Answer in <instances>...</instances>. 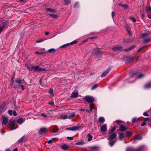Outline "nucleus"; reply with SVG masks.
<instances>
[{
    "instance_id": "nucleus-1",
    "label": "nucleus",
    "mask_w": 151,
    "mask_h": 151,
    "mask_svg": "<svg viewBox=\"0 0 151 151\" xmlns=\"http://www.w3.org/2000/svg\"><path fill=\"white\" fill-rule=\"evenodd\" d=\"M16 82L18 85L17 87L19 88L21 87L24 90L25 88L24 86V81L23 80H16Z\"/></svg>"
},
{
    "instance_id": "nucleus-2",
    "label": "nucleus",
    "mask_w": 151,
    "mask_h": 151,
    "mask_svg": "<svg viewBox=\"0 0 151 151\" xmlns=\"http://www.w3.org/2000/svg\"><path fill=\"white\" fill-rule=\"evenodd\" d=\"M143 148V146H141L136 150L132 147H129L127 148L126 151H142Z\"/></svg>"
},
{
    "instance_id": "nucleus-3",
    "label": "nucleus",
    "mask_w": 151,
    "mask_h": 151,
    "mask_svg": "<svg viewBox=\"0 0 151 151\" xmlns=\"http://www.w3.org/2000/svg\"><path fill=\"white\" fill-rule=\"evenodd\" d=\"M113 51L119 52L123 50V47L121 46H116L112 48Z\"/></svg>"
},
{
    "instance_id": "nucleus-4",
    "label": "nucleus",
    "mask_w": 151,
    "mask_h": 151,
    "mask_svg": "<svg viewBox=\"0 0 151 151\" xmlns=\"http://www.w3.org/2000/svg\"><path fill=\"white\" fill-rule=\"evenodd\" d=\"M15 121H10L9 124L10 127V129H9V131H12V130H14L15 129Z\"/></svg>"
},
{
    "instance_id": "nucleus-5",
    "label": "nucleus",
    "mask_w": 151,
    "mask_h": 151,
    "mask_svg": "<svg viewBox=\"0 0 151 151\" xmlns=\"http://www.w3.org/2000/svg\"><path fill=\"white\" fill-rule=\"evenodd\" d=\"M144 76V75L142 74H140L138 75L137 73H134L132 76H131L130 77V79H131L133 77L136 79L137 78H142Z\"/></svg>"
},
{
    "instance_id": "nucleus-6",
    "label": "nucleus",
    "mask_w": 151,
    "mask_h": 151,
    "mask_svg": "<svg viewBox=\"0 0 151 151\" xmlns=\"http://www.w3.org/2000/svg\"><path fill=\"white\" fill-rule=\"evenodd\" d=\"M26 66L27 68L31 71L33 72L35 71V66L33 65H26Z\"/></svg>"
},
{
    "instance_id": "nucleus-7",
    "label": "nucleus",
    "mask_w": 151,
    "mask_h": 151,
    "mask_svg": "<svg viewBox=\"0 0 151 151\" xmlns=\"http://www.w3.org/2000/svg\"><path fill=\"white\" fill-rule=\"evenodd\" d=\"M85 100L88 103H92L94 101V99L93 97L89 96H86L85 98Z\"/></svg>"
},
{
    "instance_id": "nucleus-8",
    "label": "nucleus",
    "mask_w": 151,
    "mask_h": 151,
    "mask_svg": "<svg viewBox=\"0 0 151 151\" xmlns=\"http://www.w3.org/2000/svg\"><path fill=\"white\" fill-rule=\"evenodd\" d=\"M117 135V133L116 132L114 133L111 134L109 136V137L107 138V139L111 141L112 140L114 139L116 137Z\"/></svg>"
},
{
    "instance_id": "nucleus-9",
    "label": "nucleus",
    "mask_w": 151,
    "mask_h": 151,
    "mask_svg": "<svg viewBox=\"0 0 151 151\" xmlns=\"http://www.w3.org/2000/svg\"><path fill=\"white\" fill-rule=\"evenodd\" d=\"M80 127L79 126H75L73 127L67 128L65 129V130H70L71 131H76Z\"/></svg>"
},
{
    "instance_id": "nucleus-10",
    "label": "nucleus",
    "mask_w": 151,
    "mask_h": 151,
    "mask_svg": "<svg viewBox=\"0 0 151 151\" xmlns=\"http://www.w3.org/2000/svg\"><path fill=\"white\" fill-rule=\"evenodd\" d=\"M78 96V92L77 90H75L73 92L71 95V97L73 98H77Z\"/></svg>"
},
{
    "instance_id": "nucleus-11",
    "label": "nucleus",
    "mask_w": 151,
    "mask_h": 151,
    "mask_svg": "<svg viewBox=\"0 0 151 151\" xmlns=\"http://www.w3.org/2000/svg\"><path fill=\"white\" fill-rule=\"evenodd\" d=\"M111 68L110 67L108 68L106 70L104 71L101 74V77H104L105 76L110 70Z\"/></svg>"
},
{
    "instance_id": "nucleus-12",
    "label": "nucleus",
    "mask_w": 151,
    "mask_h": 151,
    "mask_svg": "<svg viewBox=\"0 0 151 151\" xmlns=\"http://www.w3.org/2000/svg\"><path fill=\"white\" fill-rule=\"evenodd\" d=\"M45 71V68H41L39 65L35 66V71L41 72Z\"/></svg>"
},
{
    "instance_id": "nucleus-13",
    "label": "nucleus",
    "mask_w": 151,
    "mask_h": 151,
    "mask_svg": "<svg viewBox=\"0 0 151 151\" xmlns=\"http://www.w3.org/2000/svg\"><path fill=\"white\" fill-rule=\"evenodd\" d=\"M94 51L95 52V54L97 55H101L102 53L101 52L100 50L98 48L94 49Z\"/></svg>"
},
{
    "instance_id": "nucleus-14",
    "label": "nucleus",
    "mask_w": 151,
    "mask_h": 151,
    "mask_svg": "<svg viewBox=\"0 0 151 151\" xmlns=\"http://www.w3.org/2000/svg\"><path fill=\"white\" fill-rule=\"evenodd\" d=\"M47 131V128H41L39 131V133L40 134L44 133Z\"/></svg>"
},
{
    "instance_id": "nucleus-15",
    "label": "nucleus",
    "mask_w": 151,
    "mask_h": 151,
    "mask_svg": "<svg viewBox=\"0 0 151 151\" xmlns=\"http://www.w3.org/2000/svg\"><path fill=\"white\" fill-rule=\"evenodd\" d=\"M107 129L106 124H104L101 127V130L102 132H104L106 131Z\"/></svg>"
},
{
    "instance_id": "nucleus-16",
    "label": "nucleus",
    "mask_w": 151,
    "mask_h": 151,
    "mask_svg": "<svg viewBox=\"0 0 151 151\" xmlns=\"http://www.w3.org/2000/svg\"><path fill=\"white\" fill-rule=\"evenodd\" d=\"M119 129L121 132H124L127 129V128L123 124H121L119 126Z\"/></svg>"
},
{
    "instance_id": "nucleus-17",
    "label": "nucleus",
    "mask_w": 151,
    "mask_h": 151,
    "mask_svg": "<svg viewBox=\"0 0 151 151\" xmlns=\"http://www.w3.org/2000/svg\"><path fill=\"white\" fill-rule=\"evenodd\" d=\"M8 119L6 117H3V124L5 125L8 122Z\"/></svg>"
},
{
    "instance_id": "nucleus-18",
    "label": "nucleus",
    "mask_w": 151,
    "mask_h": 151,
    "mask_svg": "<svg viewBox=\"0 0 151 151\" xmlns=\"http://www.w3.org/2000/svg\"><path fill=\"white\" fill-rule=\"evenodd\" d=\"M69 147L68 145L66 144L63 145L61 146L62 149L64 150H67L68 148Z\"/></svg>"
},
{
    "instance_id": "nucleus-19",
    "label": "nucleus",
    "mask_w": 151,
    "mask_h": 151,
    "mask_svg": "<svg viewBox=\"0 0 151 151\" xmlns=\"http://www.w3.org/2000/svg\"><path fill=\"white\" fill-rule=\"evenodd\" d=\"M46 10L49 12H52V13H56V11L54 9L50 8H47L46 9Z\"/></svg>"
},
{
    "instance_id": "nucleus-20",
    "label": "nucleus",
    "mask_w": 151,
    "mask_h": 151,
    "mask_svg": "<svg viewBox=\"0 0 151 151\" xmlns=\"http://www.w3.org/2000/svg\"><path fill=\"white\" fill-rule=\"evenodd\" d=\"M24 121L22 118H20L17 120V122L20 124H21L24 122Z\"/></svg>"
},
{
    "instance_id": "nucleus-21",
    "label": "nucleus",
    "mask_w": 151,
    "mask_h": 151,
    "mask_svg": "<svg viewBox=\"0 0 151 151\" xmlns=\"http://www.w3.org/2000/svg\"><path fill=\"white\" fill-rule=\"evenodd\" d=\"M145 88H151V82L149 83L146 84L144 86Z\"/></svg>"
},
{
    "instance_id": "nucleus-22",
    "label": "nucleus",
    "mask_w": 151,
    "mask_h": 151,
    "mask_svg": "<svg viewBox=\"0 0 151 151\" xmlns=\"http://www.w3.org/2000/svg\"><path fill=\"white\" fill-rule=\"evenodd\" d=\"M119 138L120 139H123L125 137L124 134L123 133H120L119 134Z\"/></svg>"
},
{
    "instance_id": "nucleus-23",
    "label": "nucleus",
    "mask_w": 151,
    "mask_h": 151,
    "mask_svg": "<svg viewBox=\"0 0 151 151\" xmlns=\"http://www.w3.org/2000/svg\"><path fill=\"white\" fill-rule=\"evenodd\" d=\"M132 132H127L126 134V137H129L132 134Z\"/></svg>"
},
{
    "instance_id": "nucleus-24",
    "label": "nucleus",
    "mask_w": 151,
    "mask_h": 151,
    "mask_svg": "<svg viewBox=\"0 0 151 151\" xmlns=\"http://www.w3.org/2000/svg\"><path fill=\"white\" fill-rule=\"evenodd\" d=\"M116 128V127H113L111 129L109 130V134L113 133V132L115 130Z\"/></svg>"
},
{
    "instance_id": "nucleus-25",
    "label": "nucleus",
    "mask_w": 151,
    "mask_h": 151,
    "mask_svg": "<svg viewBox=\"0 0 151 151\" xmlns=\"http://www.w3.org/2000/svg\"><path fill=\"white\" fill-rule=\"evenodd\" d=\"M116 140H115L112 141H110L109 142V144L111 147H112L113 146L114 144L116 142Z\"/></svg>"
},
{
    "instance_id": "nucleus-26",
    "label": "nucleus",
    "mask_w": 151,
    "mask_h": 151,
    "mask_svg": "<svg viewBox=\"0 0 151 151\" xmlns=\"http://www.w3.org/2000/svg\"><path fill=\"white\" fill-rule=\"evenodd\" d=\"M99 121L101 123H103L105 121V119L103 117H100L99 119Z\"/></svg>"
},
{
    "instance_id": "nucleus-27",
    "label": "nucleus",
    "mask_w": 151,
    "mask_h": 151,
    "mask_svg": "<svg viewBox=\"0 0 151 151\" xmlns=\"http://www.w3.org/2000/svg\"><path fill=\"white\" fill-rule=\"evenodd\" d=\"M54 130L51 131V132L53 133H55L58 130V129L57 126H55L54 128Z\"/></svg>"
},
{
    "instance_id": "nucleus-28",
    "label": "nucleus",
    "mask_w": 151,
    "mask_h": 151,
    "mask_svg": "<svg viewBox=\"0 0 151 151\" xmlns=\"http://www.w3.org/2000/svg\"><path fill=\"white\" fill-rule=\"evenodd\" d=\"M87 137H88V141H90L92 140V136L90 134H88L87 136Z\"/></svg>"
},
{
    "instance_id": "nucleus-29",
    "label": "nucleus",
    "mask_w": 151,
    "mask_h": 151,
    "mask_svg": "<svg viewBox=\"0 0 151 151\" xmlns=\"http://www.w3.org/2000/svg\"><path fill=\"white\" fill-rule=\"evenodd\" d=\"M69 45V43H67V44H65L64 45H63L61 46H60V48H65L67 47H68Z\"/></svg>"
},
{
    "instance_id": "nucleus-30",
    "label": "nucleus",
    "mask_w": 151,
    "mask_h": 151,
    "mask_svg": "<svg viewBox=\"0 0 151 151\" xmlns=\"http://www.w3.org/2000/svg\"><path fill=\"white\" fill-rule=\"evenodd\" d=\"M49 93L52 96H54L53 90L52 89H50L49 91Z\"/></svg>"
},
{
    "instance_id": "nucleus-31",
    "label": "nucleus",
    "mask_w": 151,
    "mask_h": 151,
    "mask_svg": "<svg viewBox=\"0 0 151 151\" xmlns=\"http://www.w3.org/2000/svg\"><path fill=\"white\" fill-rule=\"evenodd\" d=\"M149 120L148 118H146L145 120H144V122L141 124V126H144L146 124V121H148Z\"/></svg>"
},
{
    "instance_id": "nucleus-32",
    "label": "nucleus",
    "mask_w": 151,
    "mask_h": 151,
    "mask_svg": "<svg viewBox=\"0 0 151 151\" xmlns=\"http://www.w3.org/2000/svg\"><path fill=\"white\" fill-rule=\"evenodd\" d=\"M119 4L120 6H122L124 9H127L128 8L127 6L126 5H125V4H121V3H119Z\"/></svg>"
},
{
    "instance_id": "nucleus-33",
    "label": "nucleus",
    "mask_w": 151,
    "mask_h": 151,
    "mask_svg": "<svg viewBox=\"0 0 151 151\" xmlns=\"http://www.w3.org/2000/svg\"><path fill=\"white\" fill-rule=\"evenodd\" d=\"M56 50L54 48H51L49 49L48 52L50 53L54 52L56 51Z\"/></svg>"
},
{
    "instance_id": "nucleus-34",
    "label": "nucleus",
    "mask_w": 151,
    "mask_h": 151,
    "mask_svg": "<svg viewBox=\"0 0 151 151\" xmlns=\"http://www.w3.org/2000/svg\"><path fill=\"white\" fill-rule=\"evenodd\" d=\"M149 34V32L143 33L142 35V37L143 38L145 37L148 36Z\"/></svg>"
},
{
    "instance_id": "nucleus-35",
    "label": "nucleus",
    "mask_w": 151,
    "mask_h": 151,
    "mask_svg": "<svg viewBox=\"0 0 151 151\" xmlns=\"http://www.w3.org/2000/svg\"><path fill=\"white\" fill-rule=\"evenodd\" d=\"M75 114L74 113L72 114H70L69 115V116H68V119H70L71 118H73L75 116Z\"/></svg>"
},
{
    "instance_id": "nucleus-36",
    "label": "nucleus",
    "mask_w": 151,
    "mask_h": 151,
    "mask_svg": "<svg viewBox=\"0 0 151 151\" xmlns=\"http://www.w3.org/2000/svg\"><path fill=\"white\" fill-rule=\"evenodd\" d=\"M135 139L138 140L141 139H142V136L141 135H137Z\"/></svg>"
},
{
    "instance_id": "nucleus-37",
    "label": "nucleus",
    "mask_w": 151,
    "mask_h": 151,
    "mask_svg": "<svg viewBox=\"0 0 151 151\" xmlns=\"http://www.w3.org/2000/svg\"><path fill=\"white\" fill-rule=\"evenodd\" d=\"M24 137H25L24 136H22L21 138H20V139H18V142H21L24 139Z\"/></svg>"
},
{
    "instance_id": "nucleus-38",
    "label": "nucleus",
    "mask_w": 151,
    "mask_h": 151,
    "mask_svg": "<svg viewBox=\"0 0 151 151\" xmlns=\"http://www.w3.org/2000/svg\"><path fill=\"white\" fill-rule=\"evenodd\" d=\"M64 2L66 5H68L70 3V0H64Z\"/></svg>"
},
{
    "instance_id": "nucleus-39",
    "label": "nucleus",
    "mask_w": 151,
    "mask_h": 151,
    "mask_svg": "<svg viewBox=\"0 0 151 151\" xmlns=\"http://www.w3.org/2000/svg\"><path fill=\"white\" fill-rule=\"evenodd\" d=\"M150 40V39L147 38L145 39L144 41V42L145 43H147L149 42Z\"/></svg>"
},
{
    "instance_id": "nucleus-40",
    "label": "nucleus",
    "mask_w": 151,
    "mask_h": 151,
    "mask_svg": "<svg viewBox=\"0 0 151 151\" xmlns=\"http://www.w3.org/2000/svg\"><path fill=\"white\" fill-rule=\"evenodd\" d=\"M126 29V30H127V32L128 33V34L129 35H131V32L130 30L128 27H127Z\"/></svg>"
},
{
    "instance_id": "nucleus-41",
    "label": "nucleus",
    "mask_w": 151,
    "mask_h": 151,
    "mask_svg": "<svg viewBox=\"0 0 151 151\" xmlns=\"http://www.w3.org/2000/svg\"><path fill=\"white\" fill-rule=\"evenodd\" d=\"M146 11L151 12V8L150 7H148L146 8Z\"/></svg>"
},
{
    "instance_id": "nucleus-42",
    "label": "nucleus",
    "mask_w": 151,
    "mask_h": 151,
    "mask_svg": "<svg viewBox=\"0 0 151 151\" xmlns=\"http://www.w3.org/2000/svg\"><path fill=\"white\" fill-rule=\"evenodd\" d=\"M49 15L50 16H51L54 18H56L58 17V16L57 15H56V14H50Z\"/></svg>"
},
{
    "instance_id": "nucleus-43",
    "label": "nucleus",
    "mask_w": 151,
    "mask_h": 151,
    "mask_svg": "<svg viewBox=\"0 0 151 151\" xmlns=\"http://www.w3.org/2000/svg\"><path fill=\"white\" fill-rule=\"evenodd\" d=\"M93 104H91L89 106L90 111H91L93 109Z\"/></svg>"
},
{
    "instance_id": "nucleus-44",
    "label": "nucleus",
    "mask_w": 151,
    "mask_h": 151,
    "mask_svg": "<svg viewBox=\"0 0 151 151\" xmlns=\"http://www.w3.org/2000/svg\"><path fill=\"white\" fill-rule=\"evenodd\" d=\"M77 42H78L76 40H74V41L72 42L69 43V45H72L74 44L77 43Z\"/></svg>"
},
{
    "instance_id": "nucleus-45",
    "label": "nucleus",
    "mask_w": 151,
    "mask_h": 151,
    "mask_svg": "<svg viewBox=\"0 0 151 151\" xmlns=\"http://www.w3.org/2000/svg\"><path fill=\"white\" fill-rule=\"evenodd\" d=\"M135 47V46L134 45H132V46H131V47H130L129 48V49L128 50H127L126 51H127L129 50H132Z\"/></svg>"
},
{
    "instance_id": "nucleus-46",
    "label": "nucleus",
    "mask_w": 151,
    "mask_h": 151,
    "mask_svg": "<svg viewBox=\"0 0 151 151\" xmlns=\"http://www.w3.org/2000/svg\"><path fill=\"white\" fill-rule=\"evenodd\" d=\"M4 107L2 106H0V112H1L4 110Z\"/></svg>"
},
{
    "instance_id": "nucleus-47",
    "label": "nucleus",
    "mask_w": 151,
    "mask_h": 151,
    "mask_svg": "<svg viewBox=\"0 0 151 151\" xmlns=\"http://www.w3.org/2000/svg\"><path fill=\"white\" fill-rule=\"evenodd\" d=\"M98 86V85L97 84H95L91 88V89H94L96 88Z\"/></svg>"
},
{
    "instance_id": "nucleus-48",
    "label": "nucleus",
    "mask_w": 151,
    "mask_h": 151,
    "mask_svg": "<svg viewBox=\"0 0 151 151\" xmlns=\"http://www.w3.org/2000/svg\"><path fill=\"white\" fill-rule=\"evenodd\" d=\"M68 116L67 115H64L62 118V119H68Z\"/></svg>"
},
{
    "instance_id": "nucleus-49",
    "label": "nucleus",
    "mask_w": 151,
    "mask_h": 151,
    "mask_svg": "<svg viewBox=\"0 0 151 151\" xmlns=\"http://www.w3.org/2000/svg\"><path fill=\"white\" fill-rule=\"evenodd\" d=\"M91 148L92 150H96L97 148H98V147L96 146H93L91 147Z\"/></svg>"
},
{
    "instance_id": "nucleus-50",
    "label": "nucleus",
    "mask_w": 151,
    "mask_h": 151,
    "mask_svg": "<svg viewBox=\"0 0 151 151\" xmlns=\"http://www.w3.org/2000/svg\"><path fill=\"white\" fill-rule=\"evenodd\" d=\"M41 115L45 118H47L48 117V116L44 113H42Z\"/></svg>"
},
{
    "instance_id": "nucleus-51",
    "label": "nucleus",
    "mask_w": 151,
    "mask_h": 151,
    "mask_svg": "<svg viewBox=\"0 0 151 151\" xmlns=\"http://www.w3.org/2000/svg\"><path fill=\"white\" fill-rule=\"evenodd\" d=\"M131 20H132L133 22H135L136 21V20L135 18L133 17H131L130 18Z\"/></svg>"
},
{
    "instance_id": "nucleus-52",
    "label": "nucleus",
    "mask_w": 151,
    "mask_h": 151,
    "mask_svg": "<svg viewBox=\"0 0 151 151\" xmlns=\"http://www.w3.org/2000/svg\"><path fill=\"white\" fill-rule=\"evenodd\" d=\"M8 113L10 115H12V114L13 111L12 110H10L8 111Z\"/></svg>"
},
{
    "instance_id": "nucleus-53",
    "label": "nucleus",
    "mask_w": 151,
    "mask_h": 151,
    "mask_svg": "<svg viewBox=\"0 0 151 151\" xmlns=\"http://www.w3.org/2000/svg\"><path fill=\"white\" fill-rule=\"evenodd\" d=\"M45 53V52H36V54H43Z\"/></svg>"
},
{
    "instance_id": "nucleus-54",
    "label": "nucleus",
    "mask_w": 151,
    "mask_h": 151,
    "mask_svg": "<svg viewBox=\"0 0 151 151\" xmlns=\"http://www.w3.org/2000/svg\"><path fill=\"white\" fill-rule=\"evenodd\" d=\"M45 40H37L36 41V42L37 43H40L42 42V41H44Z\"/></svg>"
},
{
    "instance_id": "nucleus-55",
    "label": "nucleus",
    "mask_w": 151,
    "mask_h": 151,
    "mask_svg": "<svg viewBox=\"0 0 151 151\" xmlns=\"http://www.w3.org/2000/svg\"><path fill=\"white\" fill-rule=\"evenodd\" d=\"M78 4L77 2H76L75 3V5L74 6V7L77 8L78 7Z\"/></svg>"
},
{
    "instance_id": "nucleus-56",
    "label": "nucleus",
    "mask_w": 151,
    "mask_h": 151,
    "mask_svg": "<svg viewBox=\"0 0 151 151\" xmlns=\"http://www.w3.org/2000/svg\"><path fill=\"white\" fill-rule=\"evenodd\" d=\"M48 104L50 105H51L52 106H54V102L53 101H52V102H49Z\"/></svg>"
},
{
    "instance_id": "nucleus-57",
    "label": "nucleus",
    "mask_w": 151,
    "mask_h": 151,
    "mask_svg": "<svg viewBox=\"0 0 151 151\" xmlns=\"http://www.w3.org/2000/svg\"><path fill=\"white\" fill-rule=\"evenodd\" d=\"M27 0H19L20 1L21 3H26L27 1Z\"/></svg>"
},
{
    "instance_id": "nucleus-58",
    "label": "nucleus",
    "mask_w": 151,
    "mask_h": 151,
    "mask_svg": "<svg viewBox=\"0 0 151 151\" xmlns=\"http://www.w3.org/2000/svg\"><path fill=\"white\" fill-rule=\"evenodd\" d=\"M12 114L14 116H16L17 115V113L15 111H14L13 112Z\"/></svg>"
},
{
    "instance_id": "nucleus-59",
    "label": "nucleus",
    "mask_w": 151,
    "mask_h": 151,
    "mask_svg": "<svg viewBox=\"0 0 151 151\" xmlns=\"http://www.w3.org/2000/svg\"><path fill=\"white\" fill-rule=\"evenodd\" d=\"M143 115H144L145 116H149V115L146 112H145L144 113H143Z\"/></svg>"
},
{
    "instance_id": "nucleus-60",
    "label": "nucleus",
    "mask_w": 151,
    "mask_h": 151,
    "mask_svg": "<svg viewBox=\"0 0 151 151\" xmlns=\"http://www.w3.org/2000/svg\"><path fill=\"white\" fill-rule=\"evenodd\" d=\"M136 120V118H134L132 120V122H135Z\"/></svg>"
},
{
    "instance_id": "nucleus-61",
    "label": "nucleus",
    "mask_w": 151,
    "mask_h": 151,
    "mask_svg": "<svg viewBox=\"0 0 151 151\" xmlns=\"http://www.w3.org/2000/svg\"><path fill=\"white\" fill-rule=\"evenodd\" d=\"M67 138L70 140H72L73 139V138L72 137H67Z\"/></svg>"
},
{
    "instance_id": "nucleus-62",
    "label": "nucleus",
    "mask_w": 151,
    "mask_h": 151,
    "mask_svg": "<svg viewBox=\"0 0 151 151\" xmlns=\"http://www.w3.org/2000/svg\"><path fill=\"white\" fill-rule=\"evenodd\" d=\"M83 144L82 142H78L77 143V144L78 145H81Z\"/></svg>"
},
{
    "instance_id": "nucleus-63",
    "label": "nucleus",
    "mask_w": 151,
    "mask_h": 151,
    "mask_svg": "<svg viewBox=\"0 0 151 151\" xmlns=\"http://www.w3.org/2000/svg\"><path fill=\"white\" fill-rule=\"evenodd\" d=\"M52 141L51 140H49L48 141V143L49 144H50L52 143Z\"/></svg>"
},
{
    "instance_id": "nucleus-64",
    "label": "nucleus",
    "mask_w": 151,
    "mask_h": 151,
    "mask_svg": "<svg viewBox=\"0 0 151 151\" xmlns=\"http://www.w3.org/2000/svg\"><path fill=\"white\" fill-rule=\"evenodd\" d=\"M114 15H115L114 13L113 12H112L111 13V16H112V17H114Z\"/></svg>"
}]
</instances>
